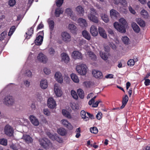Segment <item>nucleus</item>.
Instances as JSON below:
<instances>
[{"instance_id": "obj_1", "label": "nucleus", "mask_w": 150, "mask_h": 150, "mask_svg": "<svg viewBox=\"0 0 150 150\" xmlns=\"http://www.w3.org/2000/svg\"><path fill=\"white\" fill-rule=\"evenodd\" d=\"M120 23L115 22L114 23L115 28L118 31L125 33L126 32V26L127 22L124 18H120L119 20Z\"/></svg>"}, {"instance_id": "obj_2", "label": "nucleus", "mask_w": 150, "mask_h": 150, "mask_svg": "<svg viewBox=\"0 0 150 150\" xmlns=\"http://www.w3.org/2000/svg\"><path fill=\"white\" fill-rule=\"evenodd\" d=\"M76 69L77 72L82 75H85L87 72V66L83 64L77 65Z\"/></svg>"}, {"instance_id": "obj_3", "label": "nucleus", "mask_w": 150, "mask_h": 150, "mask_svg": "<svg viewBox=\"0 0 150 150\" xmlns=\"http://www.w3.org/2000/svg\"><path fill=\"white\" fill-rule=\"evenodd\" d=\"M38 33L39 34V35L36 37V39L35 40L34 42L36 45H40L42 44L43 40V31H40Z\"/></svg>"}, {"instance_id": "obj_4", "label": "nucleus", "mask_w": 150, "mask_h": 150, "mask_svg": "<svg viewBox=\"0 0 150 150\" xmlns=\"http://www.w3.org/2000/svg\"><path fill=\"white\" fill-rule=\"evenodd\" d=\"M14 102L13 97L11 96H6L4 98V103L7 105H12Z\"/></svg>"}, {"instance_id": "obj_5", "label": "nucleus", "mask_w": 150, "mask_h": 150, "mask_svg": "<svg viewBox=\"0 0 150 150\" xmlns=\"http://www.w3.org/2000/svg\"><path fill=\"white\" fill-rule=\"evenodd\" d=\"M4 132L5 134L9 136H12L13 135V129L9 125H7L5 127Z\"/></svg>"}, {"instance_id": "obj_6", "label": "nucleus", "mask_w": 150, "mask_h": 150, "mask_svg": "<svg viewBox=\"0 0 150 150\" xmlns=\"http://www.w3.org/2000/svg\"><path fill=\"white\" fill-rule=\"evenodd\" d=\"M39 141L41 146L45 149L48 147L50 142V141L46 138L40 139Z\"/></svg>"}, {"instance_id": "obj_7", "label": "nucleus", "mask_w": 150, "mask_h": 150, "mask_svg": "<svg viewBox=\"0 0 150 150\" xmlns=\"http://www.w3.org/2000/svg\"><path fill=\"white\" fill-rule=\"evenodd\" d=\"M61 36L62 40L66 42H69L71 40V36L66 32H62Z\"/></svg>"}, {"instance_id": "obj_8", "label": "nucleus", "mask_w": 150, "mask_h": 150, "mask_svg": "<svg viewBox=\"0 0 150 150\" xmlns=\"http://www.w3.org/2000/svg\"><path fill=\"white\" fill-rule=\"evenodd\" d=\"M47 106L50 108L54 109L56 106V102L52 98H50L47 100Z\"/></svg>"}, {"instance_id": "obj_9", "label": "nucleus", "mask_w": 150, "mask_h": 150, "mask_svg": "<svg viewBox=\"0 0 150 150\" xmlns=\"http://www.w3.org/2000/svg\"><path fill=\"white\" fill-rule=\"evenodd\" d=\"M92 73L93 76L97 79H101L103 78L102 73L97 70H93Z\"/></svg>"}, {"instance_id": "obj_10", "label": "nucleus", "mask_w": 150, "mask_h": 150, "mask_svg": "<svg viewBox=\"0 0 150 150\" xmlns=\"http://www.w3.org/2000/svg\"><path fill=\"white\" fill-rule=\"evenodd\" d=\"M90 32L93 36H96L98 34V30L97 27L94 25H92L90 28Z\"/></svg>"}, {"instance_id": "obj_11", "label": "nucleus", "mask_w": 150, "mask_h": 150, "mask_svg": "<svg viewBox=\"0 0 150 150\" xmlns=\"http://www.w3.org/2000/svg\"><path fill=\"white\" fill-rule=\"evenodd\" d=\"M54 91L55 94L57 96L60 97L62 95V92L58 84L55 83L54 86Z\"/></svg>"}, {"instance_id": "obj_12", "label": "nucleus", "mask_w": 150, "mask_h": 150, "mask_svg": "<svg viewBox=\"0 0 150 150\" xmlns=\"http://www.w3.org/2000/svg\"><path fill=\"white\" fill-rule=\"evenodd\" d=\"M37 59L40 62L44 63H46L47 60V57L42 53L39 54Z\"/></svg>"}, {"instance_id": "obj_13", "label": "nucleus", "mask_w": 150, "mask_h": 150, "mask_svg": "<svg viewBox=\"0 0 150 150\" xmlns=\"http://www.w3.org/2000/svg\"><path fill=\"white\" fill-rule=\"evenodd\" d=\"M96 14H92L90 13L88 15V18L91 21L94 23H97L98 22V18L96 16Z\"/></svg>"}, {"instance_id": "obj_14", "label": "nucleus", "mask_w": 150, "mask_h": 150, "mask_svg": "<svg viewBox=\"0 0 150 150\" xmlns=\"http://www.w3.org/2000/svg\"><path fill=\"white\" fill-rule=\"evenodd\" d=\"M72 56L75 59H82V58L81 53L77 51H74L72 53Z\"/></svg>"}, {"instance_id": "obj_15", "label": "nucleus", "mask_w": 150, "mask_h": 150, "mask_svg": "<svg viewBox=\"0 0 150 150\" xmlns=\"http://www.w3.org/2000/svg\"><path fill=\"white\" fill-rule=\"evenodd\" d=\"M62 124L69 129L71 130L73 129V127L70 123L67 120H61Z\"/></svg>"}, {"instance_id": "obj_16", "label": "nucleus", "mask_w": 150, "mask_h": 150, "mask_svg": "<svg viewBox=\"0 0 150 150\" xmlns=\"http://www.w3.org/2000/svg\"><path fill=\"white\" fill-rule=\"evenodd\" d=\"M47 23L49 25L50 33L52 34L54 29V22L53 20L49 19L47 21Z\"/></svg>"}, {"instance_id": "obj_17", "label": "nucleus", "mask_w": 150, "mask_h": 150, "mask_svg": "<svg viewBox=\"0 0 150 150\" xmlns=\"http://www.w3.org/2000/svg\"><path fill=\"white\" fill-rule=\"evenodd\" d=\"M29 119L33 125L38 126L39 125V122L38 119L34 116L31 115L29 117Z\"/></svg>"}, {"instance_id": "obj_18", "label": "nucleus", "mask_w": 150, "mask_h": 150, "mask_svg": "<svg viewBox=\"0 0 150 150\" xmlns=\"http://www.w3.org/2000/svg\"><path fill=\"white\" fill-rule=\"evenodd\" d=\"M34 27V25L32 27L28 29V31L25 33L26 34L25 39H29L30 38V37L31 36L32 34L33 33V28Z\"/></svg>"}, {"instance_id": "obj_19", "label": "nucleus", "mask_w": 150, "mask_h": 150, "mask_svg": "<svg viewBox=\"0 0 150 150\" xmlns=\"http://www.w3.org/2000/svg\"><path fill=\"white\" fill-rule=\"evenodd\" d=\"M56 80L59 82L62 83L63 82V79L61 74L59 72L56 73L54 76Z\"/></svg>"}, {"instance_id": "obj_20", "label": "nucleus", "mask_w": 150, "mask_h": 150, "mask_svg": "<svg viewBox=\"0 0 150 150\" xmlns=\"http://www.w3.org/2000/svg\"><path fill=\"white\" fill-rule=\"evenodd\" d=\"M98 31L101 36L104 38L106 39L107 38V34L104 29L101 27L98 28Z\"/></svg>"}, {"instance_id": "obj_21", "label": "nucleus", "mask_w": 150, "mask_h": 150, "mask_svg": "<svg viewBox=\"0 0 150 150\" xmlns=\"http://www.w3.org/2000/svg\"><path fill=\"white\" fill-rule=\"evenodd\" d=\"M129 100V97L127 95H125L124 97H123L122 101V105L120 107V108H123L126 105Z\"/></svg>"}, {"instance_id": "obj_22", "label": "nucleus", "mask_w": 150, "mask_h": 150, "mask_svg": "<svg viewBox=\"0 0 150 150\" xmlns=\"http://www.w3.org/2000/svg\"><path fill=\"white\" fill-rule=\"evenodd\" d=\"M78 21L80 25L82 27H85L87 26L86 20L82 18H79L78 20Z\"/></svg>"}, {"instance_id": "obj_23", "label": "nucleus", "mask_w": 150, "mask_h": 150, "mask_svg": "<svg viewBox=\"0 0 150 150\" xmlns=\"http://www.w3.org/2000/svg\"><path fill=\"white\" fill-rule=\"evenodd\" d=\"M62 60L65 63H67L69 61V58L67 54L66 53H63L62 54Z\"/></svg>"}, {"instance_id": "obj_24", "label": "nucleus", "mask_w": 150, "mask_h": 150, "mask_svg": "<svg viewBox=\"0 0 150 150\" xmlns=\"http://www.w3.org/2000/svg\"><path fill=\"white\" fill-rule=\"evenodd\" d=\"M58 133L62 136L66 135L67 133V130L64 128H60L57 129Z\"/></svg>"}, {"instance_id": "obj_25", "label": "nucleus", "mask_w": 150, "mask_h": 150, "mask_svg": "<svg viewBox=\"0 0 150 150\" xmlns=\"http://www.w3.org/2000/svg\"><path fill=\"white\" fill-rule=\"evenodd\" d=\"M40 86L43 89H46L48 86L47 82L46 80H42L40 81Z\"/></svg>"}, {"instance_id": "obj_26", "label": "nucleus", "mask_w": 150, "mask_h": 150, "mask_svg": "<svg viewBox=\"0 0 150 150\" xmlns=\"http://www.w3.org/2000/svg\"><path fill=\"white\" fill-rule=\"evenodd\" d=\"M82 34L83 36L88 40H90L91 39V35L86 30H84L82 31Z\"/></svg>"}, {"instance_id": "obj_27", "label": "nucleus", "mask_w": 150, "mask_h": 150, "mask_svg": "<svg viewBox=\"0 0 150 150\" xmlns=\"http://www.w3.org/2000/svg\"><path fill=\"white\" fill-rule=\"evenodd\" d=\"M132 26L133 30L136 33H138L140 31V28L136 23H132Z\"/></svg>"}, {"instance_id": "obj_28", "label": "nucleus", "mask_w": 150, "mask_h": 150, "mask_svg": "<svg viewBox=\"0 0 150 150\" xmlns=\"http://www.w3.org/2000/svg\"><path fill=\"white\" fill-rule=\"evenodd\" d=\"M24 139L25 142L28 144L31 143L33 141V139L29 135H25L23 137Z\"/></svg>"}, {"instance_id": "obj_29", "label": "nucleus", "mask_w": 150, "mask_h": 150, "mask_svg": "<svg viewBox=\"0 0 150 150\" xmlns=\"http://www.w3.org/2000/svg\"><path fill=\"white\" fill-rule=\"evenodd\" d=\"M82 119L85 121H87L89 120V118L88 117L86 116V112L84 110L81 111L80 113Z\"/></svg>"}, {"instance_id": "obj_30", "label": "nucleus", "mask_w": 150, "mask_h": 150, "mask_svg": "<svg viewBox=\"0 0 150 150\" xmlns=\"http://www.w3.org/2000/svg\"><path fill=\"white\" fill-rule=\"evenodd\" d=\"M62 114L63 115L67 118L71 119V116L68 111L65 109H63L62 111Z\"/></svg>"}, {"instance_id": "obj_31", "label": "nucleus", "mask_w": 150, "mask_h": 150, "mask_svg": "<svg viewBox=\"0 0 150 150\" xmlns=\"http://www.w3.org/2000/svg\"><path fill=\"white\" fill-rule=\"evenodd\" d=\"M77 93L79 97L83 99L84 98V91L81 89L79 88L77 90Z\"/></svg>"}, {"instance_id": "obj_32", "label": "nucleus", "mask_w": 150, "mask_h": 150, "mask_svg": "<svg viewBox=\"0 0 150 150\" xmlns=\"http://www.w3.org/2000/svg\"><path fill=\"white\" fill-rule=\"evenodd\" d=\"M89 57L91 60L94 61H96V56L93 52H89Z\"/></svg>"}, {"instance_id": "obj_33", "label": "nucleus", "mask_w": 150, "mask_h": 150, "mask_svg": "<svg viewBox=\"0 0 150 150\" xmlns=\"http://www.w3.org/2000/svg\"><path fill=\"white\" fill-rule=\"evenodd\" d=\"M71 79L74 82L78 83L79 82V79L76 74L73 73L71 75Z\"/></svg>"}, {"instance_id": "obj_34", "label": "nucleus", "mask_w": 150, "mask_h": 150, "mask_svg": "<svg viewBox=\"0 0 150 150\" xmlns=\"http://www.w3.org/2000/svg\"><path fill=\"white\" fill-rule=\"evenodd\" d=\"M63 12L62 8H57L55 11V14L57 17H59L60 14H62Z\"/></svg>"}, {"instance_id": "obj_35", "label": "nucleus", "mask_w": 150, "mask_h": 150, "mask_svg": "<svg viewBox=\"0 0 150 150\" xmlns=\"http://www.w3.org/2000/svg\"><path fill=\"white\" fill-rule=\"evenodd\" d=\"M100 16L102 20L105 23H108L109 21L108 16L105 14H101Z\"/></svg>"}, {"instance_id": "obj_36", "label": "nucleus", "mask_w": 150, "mask_h": 150, "mask_svg": "<svg viewBox=\"0 0 150 150\" xmlns=\"http://www.w3.org/2000/svg\"><path fill=\"white\" fill-rule=\"evenodd\" d=\"M137 23L142 27H144L145 25V22L140 18H138L136 20Z\"/></svg>"}, {"instance_id": "obj_37", "label": "nucleus", "mask_w": 150, "mask_h": 150, "mask_svg": "<svg viewBox=\"0 0 150 150\" xmlns=\"http://www.w3.org/2000/svg\"><path fill=\"white\" fill-rule=\"evenodd\" d=\"M138 61L137 58L134 60L133 59H130L127 62V65L129 67H132L135 64V62H136Z\"/></svg>"}, {"instance_id": "obj_38", "label": "nucleus", "mask_w": 150, "mask_h": 150, "mask_svg": "<svg viewBox=\"0 0 150 150\" xmlns=\"http://www.w3.org/2000/svg\"><path fill=\"white\" fill-rule=\"evenodd\" d=\"M118 13V12L114 9H112L110 11V15L112 18L116 17Z\"/></svg>"}, {"instance_id": "obj_39", "label": "nucleus", "mask_w": 150, "mask_h": 150, "mask_svg": "<svg viewBox=\"0 0 150 150\" xmlns=\"http://www.w3.org/2000/svg\"><path fill=\"white\" fill-rule=\"evenodd\" d=\"M76 10L79 14H83L84 13L83 8L81 6H78L76 8Z\"/></svg>"}, {"instance_id": "obj_40", "label": "nucleus", "mask_w": 150, "mask_h": 150, "mask_svg": "<svg viewBox=\"0 0 150 150\" xmlns=\"http://www.w3.org/2000/svg\"><path fill=\"white\" fill-rule=\"evenodd\" d=\"M7 35V32L6 31H4L2 32L0 35V40L2 41L5 40Z\"/></svg>"}, {"instance_id": "obj_41", "label": "nucleus", "mask_w": 150, "mask_h": 150, "mask_svg": "<svg viewBox=\"0 0 150 150\" xmlns=\"http://www.w3.org/2000/svg\"><path fill=\"white\" fill-rule=\"evenodd\" d=\"M119 3H120L123 7H126L127 6V2L126 0H119V2H115V4H117Z\"/></svg>"}, {"instance_id": "obj_42", "label": "nucleus", "mask_w": 150, "mask_h": 150, "mask_svg": "<svg viewBox=\"0 0 150 150\" xmlns=\"http://www.w3.org/2000/svg\"><path fill=\"white\" fill-rule=\"evenodd\" d=\"M100 56L104 60L108 59V57L106 53L102 52H100Z\"/></svg>"}, {"instance_id": "obj_43", "label": "nucleus", "mask_w": 150, "mask_h": 150, "mask_svg": "<svg viewBox=\"0 0 150 150\" xmlns=\"http://www.w3.org/2000/svg\"><path fill=\"white\" fill-rule=\"evenodd\" d=\"M16 29V27L15 26L13 25L11 27L8 33L9 36H11L14 32Z\"/></svg>"}, {"instance_id": "obj_44", "label": "nucleus", "mask_w": 150, "mask_h": 150, "mask_svg": "<svg viewBox=\"0 0 150 150\" xmlns=\"http://www.w3.org/2000/svg\"><path fill=\"white\" fill-rule=\"evenodd\" d=\"M71 95L72 97L76 100H77L78 98V96L77 95L76 92L73 90H72L71 92Z\"/></svg>"}, {"instance_id": "obj_45", "label": "nucleus", "mask_w": 150, "mask_h": 150, "mask_svg": "<svg viewBox=\"0 0 150 150\" xmlns=\"http://www.w3.org/2000/svg\"><path fill=\"white\" fill-rule=\"evenodd\" d=\"M91 132L94 134H96L98 132V130L96 127H94L90 128Z\"/></svg>"}, {"instance_id": "obj_46", "label": "nucleus", "mask_w": 150, "mask_h": 150, "mask_svg": "<svg viewBox=\"0 0 150 150\" xmlns=\"http://www.w3.org/2000/svg\"><path fill=\"white\" fill-rule=\"evenodd\" d=\"M69 29L71 31H76V27L75 25L73 24H69L68 25Z\"/></svg>"}, {"instance_id": "obj_47", "label": "nucleus", "mask_w": 150, "mask_h": 150, "mask_svg": "<svg viewBox=\"0 0 150 150\" xmlns=\"http://www.w3.org/2000/svg\"><path fill=\"white\" fill-rule=\"evenodd\" d=\"M141 14L144 18H146L148 17V13L144 9L142 10L141 11Z\"/></svg>"}, {"instance_id": "obj_48", "label": "nucleus", "mask_w": 150, "mask_h": 150, "mask_svg": "<svg viewBox=\"0 0 150 150\" xmlns=\"http://www.w3.org/2000/svg\"><path fill=\"white\" fill-rule=\"evenodd\" d=\"M64 0H56V4L58 7H60L63 3Z\"/></svg>"}, {"instance_id": "obj_49", "label": "nucleus", "mask_w": 150, "mask_h": 150, "mask_svg": "<svg viewBox=\"0 0 150 150\" xmlns=\"http://www.w3.org/2000/svg\"><path fill=\"white\" fill-rule=\"evenodd\" d=\"M0 144L3 145H6L7 144V140L4 138L0 139Z\"/></svg>"}, {"instance_id": "obj_50", "label": "nucleus", "mask_w": 150, "mask_h": 150, "mask_svg": "<svg viewBox=\"0 0 150 150\" xmlns=\"http://www.w3.org/2000/svg\"><path fill=\"white\" fill-rule=\"evenodd\" d=\"M129 38L127 36L122 37V40L125 44H127L128 43Z\"/></svg>"}, {"instance_id": "obj_51", "label": "nucleus", "mask_w": 150, "mask_h": 150, "mask_svg": "<svg viewBox=\"0 0 150 150\" xmlns=\"http://www.w3.org/2000/svg\"><path fill=\"white\" fill-rule=\"evenodd\" d=\"M54 138L55 140H56L59 143H62L63 142L62 139L57 136H54Z\"/></svg>"}, {"instance_id": "obj_52", "label": "nucleus", "mask_w": 150, "mask_h": 150, "mask_svg": "<svg viewBox=\"0 0 150 150\" xmlns=\"http://www.w3.org/2000/svg\"><path fill=\"white\" fill-rule=\"evenodd\" d=\"M66 13L70 16L71 17L72 16L73 12L72 11L71 9L70 8H67L66 10Z\"/></svg>"}, {"instance_id": "obj_53", "label": "nucleus", "mask_w": 150, "mask_h": 150, "mask_svg": "<svg viewBox=\"0 0 150 150\" xmlns=\"http://www.w3.org/2000/svg\"><path fill=\"white\" fill-rule=\"evenodd\" d=\"M71 108L73 110H77L79 108L77 105L75 103H71Z\"/></svg>"}, {"instance_id": "obj_54", "label": "nucleus", "mask_w": 150, "mask_h": 150, "mask_svg": "<svg viewBox=\"0 0 150 150\" xmlns=\"http://www.w3.org/2000/svg\"><path fill=\"white\" fill-rule=\"evenodd\" d=\"M49 53L51 56H53L55 53V51L53 48H50L48 50Z\"/></svg>"}, {"instance_id": "obj_55", "label": "nucleus", "mask_w": 150, "mask_h": 150, "mask_svg": "<svg viewBox=\"0 0 150 150\" xmlns=\"http://www.w3.org/2000/svg\"><path fill=\"white\" fill-rule=\"evenodd\" d=\"M102 103V101L100 100H98V101H96L95 103H93L92 105V107L94 108L97 107L99 103Z\"/></svg>"}, {"instance_id": "obj_56", "label": "nucleus", "mask_w": 150, "mask_h": 150, "mask_svg": "<svg viewBox=\"0 0 150 150\" xmlns=\"http://www.w3.org/2000/svg\"><path fill=\"white\" fill-rule=\"evenodd\" d=\"M43 112L45 115L49 116L50 115V112L47 109H44L43 110Z\"/></svg>"}, {"instance_id": "obj_57", "label": "nucleus", "mask_w": 150, "mask_h": 150, "mask_svg": "<svg viewBox=\"0 0 150 150\" xmlns=\"http://www.w3.org/2000/svg\"><path fill=\"white\" fill-rule=\"evenodd\" d=\"M16 3L15 0H9L8 4L10 6H13L15 5Z\"/></svg>"}, {"instance_id": "obj_58", "label": "nucleus", "mask_w": 150, "mask_h": 150, "mask_svg": "<svg viewBox=\"0 0 150 150\" xmlns=\"http://www.w3.org/2000/svg\"><path fill=\"white\" fill-rule=\"evenodd\" d=\"M145 81L144 82L145 85L146 86H148L150 85V80L148 79H144Z\"/></svg>"}, {"instance_id": "obj_59", "label": "nucleus", "mask_w": 150, "mask_h": 150, "mask_svg": "<svg viewBox=\"0 0 150 150\" xmlns=\"http://www.w3.org/2000/svg\"><path fill=\"white\" fill-rule=\"evenodd\" d=\"M43 70L45 73L47 75H48L50 73V70L47 68H45Z\"/></svg>"}, {"instance_id": "obj_60", "label": "nucleus", "mask_w": 150, "mask_h": 150, "mask_svg": "<svg viewBox=\"0 0 150 150\" xmlns=\"http://www.w3.org/2000/svg\"><path fill=\"white\" fill-rule=\"evenodd\" d=\"M83 83L86 87L89 88L90 87L91 83L90 82L85 81Z\"/></svg>"}, {"instance_id": "obj_61", "label": "nucleus", "mask_w": 150, "mask_h": 150, "mask_svg": "<svg viewBox=\"0 0 150 150\" xmlns=\"http://www.w3.org/2000/svg\"><path fill=\"white\" fill-rule=\"evenodd\" d=\"M129 11L131 13L133 14H135V13L136 12L135 10L132 8L131 6H129Z\"/></svg>"}, {"instance_id": "obj_62", "label": "nucleus", "mask_w": 150, "mask_h": 150, "mask_svg": "<svg viewBox=\"0 0 150 150\" xmlns=\"http://www.w3.org/2000/svg\"><path fill=\"white\" fill-rule=\"evenodd\" d=\"M102 115V113L101 112H98L96 115V117L97 119L100 120L101 118Z\"/></svg>"}, {"instance_id": "obj_63", "label": "nucleus", "mask_w": 150, "mask_h": 150, "mask_svg": "<svg viewBox=\"0 0 150 150\" xmlns=\"http://www.w3.org/2000/svg\"><path fill=\"white\" fill-rule=\"evenodd\" d=\"M43 27L44 25L42 23H41L40 24H39V25H38L37 28V30H38L39 29L43 28Z\"/></svg>"}, {"instance_id": "obj_64", "label": "nucleus", "mask_w": 150, "mask_h": 150, "mask_svg": "<svg viewBox=\"0 0 150 150\" xmlns=\"http://www.w3.org/2000/svg\"><path fill=\"white\" fill-rule=\"evenodd\" d=\"M10 147L13 150H17L18 149L16 146L14 144H12L11 145Z\"/></svg>"}]
</instances>
